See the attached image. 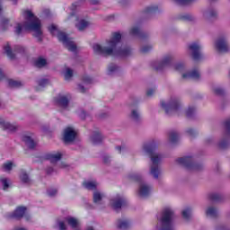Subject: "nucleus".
Returning <instances> with one entry per match:
<instances>
[{
  "instance_id": "f257e3e1",
  "label": "nucleus",
  "mask_w": 230,
  "mask_h": 230,
  "mask_svg": "<svg viewBox=\"0 0 230 230\" xmlns=\"http://www.w3.org/2000/svg\"><path fill=\"white\" fill-rule=\"evenodd\" d=\"M121 44V34L114 32L109 40H106L104 45L94 44L93 49L96 55H102V57H129L132 55V49L130 47L122 46Z\"/></svg>"
},
{
  "instance_id": "f03ea898",
  "label": "nucleus",
  "mask_w": 230,
  "mask_h": 230,
  "mask_svg": "<svg viewBox=\"0 0 230 230\" xmlns=\"http://www.w3.org/2000/svg\"><path fill=\"white\" fill-rule=\"evenodd\" d=\"M23 15H26L27 21L24 22L23 26L17 23L15 33L21 35L22 31H34V37L38 39L39 42H42V30H40V20L35 16L30 10L23 11Z\"/></svg>"
},
{
  "instance_id": "7ed1b4c3",
  "label": "nucleus",
  "mask_w": 230,
  "mask_h": 230,
  "mask_svg": "<svg viewBox=\"0 0 230 230\" xmlns=\"http://www.w3.org/2000/svg\"><path fill=\"white\" fill-rule=\"evenodd\" d=\"M157 145L155 143H146L142 146V152L149 155L151 159L150 173L154 179H159L161 175V161H163V155L156 151Z\"/></svg>"
},
{
  "instance_id": "20e7f679",
  "label": "nucleus",
  "mask_w": 230,
  "mask_h": 230,
  "mask_svg": "<svg viewBox=\"0 0 230 230\" xmlns=\"http://www.w3.org/2000/svg\"><path fill=\"white\" fill-rule=\"evenodd\" d=\"M156 230H175L173 226V209L172 208H164L161 217L155 226Z\"/></svg>"
},
{
  "instance_id": "39448f33",
  "label": "nucleus",
  "mask_w": 230,
  "mask_h": 230,
  "mask_svg": "<svg viewBox=\"0 0 230 230\" xmlns=\"http://www.w3.org/2000/svg\"><path fill=\"white\" fill-rule=\"evenodd\" d=\"M48 30L53 37L57 35L59 42H62L68 51H72L73 53L76 52V44H75V41H73L71 38L67 37L66 32L58 31L55 24L49 25Z\"/></svg>"
},
{
  "instance_id": "423d86ee",
  "label": "nucleus",
  "mask_w": 230,
  "mask_h": 230,
  "mask_svg": "<svg viewBox=\"0 0 230 230\" xmlns=\"http://www.w3.org/2000/svg\"><path fill=\"white\" fill-rule=\"evenodd\" d=\"M128 179L133 182H139L137 195L140 199H146L150 193H152V186L143 181V176L139 172H129Z\"/></svg>"
},
{
  "instance_id": "0eeeda50",
  "label": "nucleus",
  "mask_w": 230,
  "mask_h": 230,
  "mask_svg": "<svg viewBox=\"0 0 230 230\" xmlns=\"http://www.w3.org/2000/svg\"><path fill=\"white\" fill-rule=\"evenodd\" d=\"M160 107L165 114H177L181 111V100L177 97H171L167 101H161Z\"/></svg>"
},
{
  "instance_id": "6e6552de",
  "label": "nucleus",
  "mask_w": 230,
  "mask_h": 230,
  "mask_svg": "<svg viewBox=\"0 0 230 230\" xmlns=\"http://www.w3.org/2000/svg\"><path fill=\"white\" fill-rule=\"evenodd\" d=\"M176 163L178 164H181V166H184L185 168H188L189 170H200L201 166L198 164L193 163V158L191 156H184L181 158H178L176 160Z\"/></svg>"
},
{
  "instance_id": "1a4fd4ad",
  "label": "nucleus",
  "mask_w": 230,
  "mask_h": 230,
  "mask_svg": "<svg viewBox=\"0 0 230 230\" xmlns=\"http://www.w3.org/2000/svg\"><path fill=\"white\" fill-rule=\"evenodd\" d=\"M72 96L70 93H59L58 96L54 98V102L58 107H61V109H67L69 107V102L72 100Z\"/></svg>"
},
{
  "instance_id": "9d476101",
  "label": "nucleus",
  "mask_w": 230,
  "mask_h": 230,
  "mask_svg": "<svg viewBox=\"0 0 230 230\" xmlns=\"http://www.w3.org/2000/svg\"><path fill=\"white\" fill-rule=\"evenodd\" d=\"M201 48L199 42H192L188 45V53L194 60H200L202 58Z\"/></svg>"
},
{
  "instance_id": "9b49d317",
  "label": "nucleus",
  "mask_w": 230,
  "mask_h": 230,
  "mask_svg": "<svg viewBox=\"0 0 230 230\" xmlns=\"http://www.w3.org/2000/svg\"><path fill=\"white\" fill-rule=\"evenodd\" d=\"M126 202L125 198L118 194L110 199V206L114 211H119V209L125 206Z\"/></svg>"
},
{
  "instance_id": "f8f14e48",
  "label": "nucleus",
  "mask_w": 230,
  "mask_h": 230,
  "mask_svg": "<svg viewBox=\"0 0 230 230\" xmlns=\"http://www.w3.org/2000/svg\"><path fill=\"white\" fill-rule=\"evenodd\" d=\"M181 78L183 80H195L199 82L202 78V74L199 68H193L192 70L185 71L181 73Z\"/></svg>"
},
{
  "instance_id": "ddd939ff",
  "label": "nucleus",
  "mask_w": 230,
  "mask_h": 230,
  "mask_svg": "<svg viewBox=\"0 0 230 230\" xmlns=\"http://www.w3.org/2000/svg\"><path fill=\"white\" fill-rule=\"evenodd\" d=\"M215 48L218 53H228L229 43L227 42V38L219 37L215 42Z\"/></svg>"
},
{
  "instance_id": "4468645a",
  "label": "nucleus",
  "mask_w": 230,
  "mask_h": 230,
  "mask_svg": "<svg viewBox=\"0 0 230 230\" xmlns=\"http://www.w3.org/2000/svg\"><path fill=\"white\" fill-rule=\"evenodd\" d=\"M172 61H173L172 54L164 55L161 59V61L158 63L157 66H155L156 71H162V69H164V67H168V66H171Z\"/></svg>"
},
{
  "instance_id": "2eb2a0df",
  "label": "nucleus",
  "mask_w": 230,
  "mask_h": 230,
  "mask_svg": "<svg viewBox=\"0 0 230 230\" xmlns=\"http://www.w3.org/2000/svg\"><path fill=\"white\" fill-rule=\"evenodd\" d=\"M76 131L75 129H73V128L71 127H67L65 130H64V142L65 143H73V141H75V139H76Z\"/></svg>"
},
{
  "instance_id": "dca6fc26",
  "label": "nucleus",
  "mask_w": 230,
  "mask_h": 230,
  "mask_svg": "<svg viewBox=\"0 0 230 230\" xmlns=\"http://www.w3.org/2000/svg\"><path fill=\"white\" fill-rule=\"evenodd\" d=\"M131 226L132 222H130L127 217H120L116 221L117 229L127 230L130 229Z\"/></svg>"
},
{
  "instance_id": "f3484780",
  "label": "nucleus",
  "mask_w": 230,
  "mask_h": 230,
  "mask_svg": "<svg viewBox=\"0 0 230 230\" xmlns=\"http://www.w3.org/2000/svg\"><path fill=\"white\" fill-rule=\"evenodd\" d=\"M26 207L20 206L13 213L9 214V218H15V220H21L24 215H26Z\"/></svg>"
},
{
  "instance_id": "a211bd4d",
  "label": "nucleus",
  "mask_w": 230,
  "mask_h": 230,
  "mask_svg": "<svg viewBox=\"0 0 230 230\" xmlns=\"http://www.w3.org/2000/svg\"><path fill=\"white\" fill-rule=\"evenodd\" d=\"M105 137L100 131H94L91 137V141L93 145H102Z\"/></svg>"
},
{
  "instance_id": "6ab92c4d",
  "label": "nucleus",
  "mask_w": 230,
  "mask_h": 230,
  "mask_svg": "<svg viewBox=\"0 0 230 230\" xmlns=\"http://www.w3.org/2000/svg\"><path fill=\"white\" fill-rule=\"evenodd\" d=\"M181 138V135L179 134V132L177 130H170L167 134V139L169 141V143H177V141H179V139Z\"/></svg>"
},
{
  "instance_id": "aec40b11",
  "label": "nucleus",
  "mask_w": 230,
  "mask_h": 230,
  "mask_svg": "<svg viewBox=\"0 0 230 230\" xmlns=\"http://www.w3.org/2000/svg\"><path fill=\"white\" fill-rule=\"evenodd\" d=\"M105 199V192L97 190H93V202L94 204H102V200Z\"/></svg>"
},
{
  "instance_id": "412c9836",
  "label": "nucleus",
  "mask_w": 230,
  "mask_h": 230,
  "mask_svg": "<svg viewBox=\"0 0 230 230\" xmlns=\"http://www.w3.org/2000/svg\"><path fill=\"white\" fill-rule=\"evenodd\" d=\"M22 141H23V143H25V145L28 146V148H30L31 150H33V148H35V146H37V144L35 143V141L32 139L31 137L28 136V135H24L22 138Z\"/></svg>"
},
{
  "instance_id": "4be33fe9",
  "label": "nucleus",
  "mask_w": 230,
  "mask_h": 230,
  "mask_svg": "<svg viewBox=\"0 0 230 230\" xmlns=\"http://www.w3.org/2000/svg\"><path fill=\"white\" fill-rule=\"evenodd\" d=\"M0 126L3 130H8V132H15L17 130V126L4 120L0 121Z\"/></svg>"
},
{
  "instance_id": "5701e85b",
  "label": "nucleus",
  "mask_w": 230,
  "mask_h": 230,
  "mask_svg": "<svg viewBox=\"0 0 230 230\" xmlns=\"http://www.w3.org/2000/svg\"><path fill=\"white\" fill-rule=\"evenodd\" d=\"M45 159H47V161H50L51 164L57 163L58 161H60V159H62V155L60 153L47 154L45 155Z\"/></svg>"
},
{
  "instance_id": "b1692460",
  "label": "nucleus",
  "mask_w": 230,
  "mask_h": 230,
  "mask_svg": "<svg viewBox=\"0 0 230 230\" xmlns=\"http://www.w3.org/2000/svg\"><path fill=\"white\" fill-rule=\"evenodd\" d=\"M203 17L205 21H211V19L217 17V11L215 9H207L203 13Z\"/></svg>"
},
{
  "instance_id": "393cba45",
  "label": "nucleus",
  "mask_w": 230,
  "mask_h": 230,
  "mask_svg": "<svg viewBox=\"0 0 230 230\" xmlns=\"http://www.w3.org/2000/svg\"><path fill=\"white\" fill-rule=\"evenodd\" d=\"M75 28H77L79 31H84V30L87 28V21L80 19L78 16L75 17Z\"/></svg>"
},
{
  "instance_id": "a878e982",
  "label": "nucleus",
  "mask_w": 230,
  "mask_h": 230,
  "mask_svg": "<svg viewBox=\"0 0 230 230\" xmlns=\"http://www.w3.org/2000/svg\"><path fill=\"white\" fill-rule=\"evenodd\" d=\"M206 215L208 218H217L218 217V210L215 207H208L206 209Z\"/></svg>"
},
{
  "instance_id": "bb28decb",
  "label": "nucleus",
  "mask_w": 230,
  "mask_h": 230,
  "mask_svg": "<svg viewBox=\"0 0 230 230\" xmlns=\"http://www.w3.org/2000/svg\"><path fill=\"white\" fill-rule=\"evenodd\" d=\"M129 118L133 121H139V119H141V114L139 113V110H137V108L131 110Z\"/></svg>"
},
{
  "instance_id": "cd10ccee",
  "label": "nucleus",
  "mask_w": 230,
  "mask_h": 230,
  "mask_svg": "<svg viewBox=\"0 0 230 230\" xmlns=\"http://www.w3.org/2000/svg\"><path fill=\"white\" fill-rule=\"evenodd\" d=\"M4 51L7 55L8 58H10L11 60L15 59V54L12 51L10 44L4 46Z\"/></svg>"
},
{
  "instance_id": "c85d7f7f",
  "label": "nucleus",
  "mask_w": 230,
  "mask_h": 230,
  "mask_svg": "<svg viewBox=\"0 0 230 230\" xmlns=\"http://www.w3.org/2000/svg\"><path fill=\"white\" fill-rule=\"evenodd\" d=\"M172 69H174V71L182 73V71H184L186 69V65H184V63H182V62H178V63H174L172 66Z\"/></svg>"
},
{
  "instance_id": "c756f323",
  "label": "nucleus",
  "mask_w": 230,
  "mask_h": 230,
  "mask_svg": "<svg viewBox=\"0 0 230 230\" xmlns=\"http://www.w3.org/2000/svg\"><path fill=\"white\" fill-rule=\"evenodd\" d=\"M9 25H10V20L6 18H3L0 22V30L2 31H6V30H8Z\"/></svg>"
},
{
  "instance_id": "7c9ffc66",
  "label": "nucleus",
  "mask_w": 230,
  "mask_h": 230,
  "mask_svg": "<svg viewBox=\"0 0 230 230\" xmlns=\"http://www.w3.org/2000/svg\"><path fill=\"white\" fill-rule=\"evenodd\" d=\"M96 188H98V181L96 180H89L87 181V190L96 191Z\"/></svg>"
},
{
  "instance_id": "2f4dec72",
  "label": "nucleus",
  "mask_w": 230,
  "mask_h": 230,
  "mask_svg": "<svg viewBox=\"0 0 230 230\" xmlns=\"http://www.w3.org/2000/svg\"><path fill=\"white\" fill-rule=\"evenodd\" d=\"M119 71V67L116 64H110L108 66V75H114V73H118Z\"/></svg>"
},
{
  "instance_id": "473e14b6",
  "label": "nucleus",
  "mask_w": 230,
  "mask_h": 230,
  "mask_svg": "<svg viewBox=\"0 0 230 230\" xmlns=\"http://www.w3.org/2000/svg\"><path fill=\"white\" fill-rule=\"evenodd\" d=\"M218 146L219 148H221V150L227 148V146H229V138L228 137L222 138L218 143Z\"/></svg>"
},
{
  "instance_id": "72a5a7b5",
  "label": "nucleus",
  "mask_w": 230,
  "mask_h": 230,
  "mask_svg": "<svg viewBox=\"0 0 230 230\" xmlns=\"http://www.w3.org/2000/svg\"><path fill=\"white\" fill-rule=\"evenodd\" d=\"M181 215L185 220H190V218H191V215H192L191 208H187L183 209L181 212Z\"/></svg>"
},
{
  "instance_id": "f704fd0d",
  "label": "nucleus",
  "mask_w": 230,
  "mask_h": 230,
  "mask_svg": "<svg viewBox=\"0 0 230 230\" xmlns=\"http://www.w3.org/2000/svg\"><path fill=\"white\" fill-rule=\"evenodd\" d=\"M9 87H22V82L9 79L7 81Z\"/></svg>"
},
{
  "instance_id": "c9c22d12",
  "label": "nucleus",
  "mask_w": 230,
  "mask_h": 230,
  "mask_svg": "<svg viewBox=\"0 0 230 230\" xmlns=\"http://www.w3.org/2000/svg\"><path fill=\"white\" fill-rule=\"evenodd\" d=\"M141 33V30L139 29L138 26H133L131 27V29L129 30V34L133 35L134 37H137L139 36Z\"/></svg>"
},
{
  "instance_id": "e433bc0d",
  "label": "nucleus",
  "mask_w": 230,
  "mask_h": 230,
  "mask_svg": "<svg viewBox=\"0 0 230 230\" xmlns=\"http://www.w3.org/2000/svg\"><path fill=\"white\" fill-rule=\"evenodd\" d=\"M48 64V61L45 58H39L35 61L36 67H44Z\"/></svg>"
},
{
  "instance_id": "4c0bfd02",
  "label": "nucleus",
  "mask_w": 230,
  "mask_h": 230,
  "mask_svg": "<svg viewBox=\"0 0 230 230\" xmlns=\"http://www.w3.org/2000/svg\"><path fill=\"white\" fill-rule=\"evenodd\" d=\"M152 45H144L140 48V53H143L144 55L146 53H150L152 51Z\"/></svg>"
},
{
  "instance_id": "58836bf2",
  "label": "nucleus",
  "mask_w": 230,
  "mask_h": 230,
  "mask_svg": "<svg viewBox=\"0 0 230 230\" xmlns=\"http://www.w3.org/2000/svg\"><path fill=\"white\" fill-rule=\"evenodd\" d=\"M21 181H23L25 184L27 182H30V177L28 176V173L26 172L22 171L21 175H20Z\"/></svg>"
},
{
  "instance_id": "ea45409f",
  "label": "nucleus",
  "mask_w": 230,
  "mask_h": 230,
  "mask_svg": "<svg viewBox=\"0 0 230 230\" xmlns=\"http://www.w3.org/2000/svg\"><path fill=\"white\" fill-rule=\"evenodd\" d=\"M0 182L3 184V190H6L8 188H10V182L8 181V179L0 178Z\"/></svg>"
},
{
  "instance_id": "a19ab883",
  "label": "nucleus",
  "mask_w": 230,
  "mask_h": 230,
  "mask_svg": "<svg viewBox=\"0 0 230 230\" xmlns=\"http://www.w3.org/2000/svg\"><path fill=\"white\" fill-rule=\"evenodd\" d=\"M195 111H196L195 106L189 107L186 111V116H188V118H191V116L195 114Z\"/></svg>"
},
{
  "instance_id": "79ce46f5",
  "label": "nucleus",
  "mask_w": 230,
  "mask_h": 230,
  "mask_svg": "<svg viewBox=\"0 0 230 230\" xmlns=\"http://www.w3.org/2000/svg\"><path fill=\"white\" fill-rule=\"evenodd\" d=\"M73 78V69L66 68L65 72V80H71Z\"/></svg>"
},
{
  "instance_id": "37998d69",
  "label": "nucleus",
  "mask_w": 230,
  "mask_h": 230,
  "mask_svg": "<svg viewBox=\"0 0 230 230\" xmlns=\"http://www.w3.org/2000/svg\"><path fill=\"white\" fill-rule=\"evenodd\" d=\"M185 132L189 137H195L197 136V131L191 128H187Z\"/></svg>"
},
{
  "instance_id": "c03bdc74",
  "label": "nucleus",
  "mask_w": 230,
  "mask_h": 230,
  "mask_svg": "<svg viewBox=\"0 0 230 230\" xmlns=\"http://www.w3.org/2000/svg\"><path fill=\"white\" fill-rule=\"evenodd\" d=\"M157 5H152V6H149L146 9V13H155V12H157Z\"/></svg>"
},
{
  "instance_id": "a18cd8bd",
  "label": "nucleus",
  "mask_w": 230,
  "mask_h": 230,
  "mask_svg": "<svg viewBox=\"0 0 230 230\" xmlns=\"http://www.w3.org/2000/svg\"><path fill=\"white\" fill-rule=\"evenodd\" d=\"M213 93L217 94V96H222L224 94V89L220 87H215L213 88Z\"/></svg>"
},
{
  "instance_id": "49530a36",
  "label": "nucleus",
  "mask_w": 230,
  "mask_h": 230,
  "mask_svg": "<svg viewBox=\"0 0 230 230\" xmlns=\"http://www.w3.org/2000/svg\"><path fill=\"white\" fill-rule=\"evenodd\" d=\"M14 52L21 53L22 55L26 52V49H24V47L17 45L14 47Z\"/></svg>"
},
{
  "instance_id": "de8ad7c7",
  "label": "nucleus",
  "mask_w": 230,
  "mask_h": 230,
  "mask_svg": "<svg viewBox=\"0 0 230 230\" xmlns=\"http://www.w3.org/2000/svg\"><path fill=\"white\" fill-rule=\"evenodd\" d=\"M13 166V164L12 162H7V163L4 164L3 168L6 172H10V170H12Z\"/></svg>"
},
{
  "instance_id": "09e8293b",
  "label": "nucleus",
  "mask_w": 230,
  "mask_h": 230,
  "mask_svg": "<svg viewBox=\"0 0 230 230\" xmlns=\"http://www.w3.org/2000/svg\"><path fill=\"white\" fill-rule=\"evenodd\" d=\"M40 87H46V85H49V79H40L39 81Z\"/></svg>"
},
{
  "instance_id": "8fccbe9b",
  "label": "nucleus",
  "mask_w": 230,
  "mask_h": 230,
  "mask_svg": "<svg viewBox=\"0 0 230 230\" xmlns=\"http://www.w3.org/2000/svg\"><path fill=\"white\" fill-rule=\"evenodd\" d=\"M77 6H78V2L72 4V7H71L72 13L69 15V19H71V17H75V10H76Z\"/></svg>"
},
{
  "instance_id": "3c124183",
  "label": "nucleus",
  "mask_w": 230,
  "mask_h": 230,
  "mask_svg": "<svg viewBox=\"0 0 230 230\" xmlns=\"http://www.w3.org/2000/svg\"><path fill=\"white\" fill-rule=\"evenodd\" d=\"M178 4H190V3H193L195 0H175Z\"/></svg>"
},
{
  "instance_id": "603ef678",
  "label": "nucleus",
  "mask_w": 230,
  "mask_h": 230,
  "mask_svg": "<svg viewBox=\"0 0 230 230\" xmlns=\"http://www.w3.org/2000/svg\"><path fill=\"white\" fill-rule=\"evenodd\" d=\"M220 198H221V196H220V194H218V193H212V194H210V199H211V200H220Z\"/></svg>"
},
{
  "instance_id": "864d4df0",
  "label": "nucleus",
  "mask_w": 230,
  "mask_h": 230,
  "mask_svg": "<svg viewBox=\"0 0 230 230\" xmlns=\"http://www.w3.org/2000/svg\"><path fill=\"white\" fill-rule=\"evenodd\" d=\"M57 193H58L57 189H49L48 190L49 197H55V195H57Z\"/></svg>"
},
{
  "instance_id": "5fc2aeb1",
  "label": "nucleus",
  "mask_w": 230,
  "mask_h": 230,
  "mask_svg": "<svg viewBox=\"0 0 230 230\" xmlns=\"http://www.w3.org/2000/svg\"><path fill=\"white\" fill-rule=\"evenodd\" d=\"M155 94V88H149L146 91V96H154Z\"/></svg>"
},
{
  "instance_id": "6e6d98bb",
  "label": "nucleus",
  "mask_w": 230,
  "mask_h": 230,
  "mask_svg": "<svg viewBox=\"0 0 230 230\" xmlns=\"http://www.w3.org/2000/svg\"><path fill=\"white\" fill-rule=\"evenodd\" d=\"M90 6H97L100 4V0H88Z\"/></svg>"
},
{
  "instance_id": "4d7b16f0",
  "label": "nucleus",
  "mask_w": 230,
  "mask_h": 230,
  "mask_svg": "<svg viewBox=\"0 0 230 230\" xmlns=\"http://www.w3.org/2000/svg\"><path fill=\"white\" fill-rule=\"evenodd\" d=\"M225 128L227 132H230V119L225 121Z\"/></svg>"
},
{
  "instance_id": "13d9d810",
  "label": "nucleus",
  "mask_w": 230,
  "mask_h": 230,
  "mask_svg": "<svg viewBox=\"0 0 230 230\" xmlns=\"http://www.w3.org/2000/svg\"><path fill=\"white\" fill-rule=\"evenodd\" d=\"M58 226H59L60 230H66L67 229V227L66 226V223H64V221H60Z\"/></svg>"
},
{
  "instance_id": "bf43d9fd",
  "label": "nucleus",
  "mask_w": 230,
  "mask_h": 230,
  "mask_svg": "<svg viewBox=\"0 0 230 230\" xmlns=\"http://www.w3.org/2000/svg\"><path fill=\"white\" fill-rule=\"evenodd\" d=\"M54 172V169H53V167H48L47 169H46V173H47V175H51V173Z\"/></svg>"
},
{
  "instance_id": "052dcab7",
  "label": "nucleus",
  "mask_w": 230,
  "mask_h": 230,
  "mask_svg": "<svg viewBox=\"0 0 230 230\" xmlns=\"http://www.w3.org/2000/svg\"><path fill=\"white\" fill-rule=\"evenodd\" d=\"M103 163H105L106 164L111 163V157L109 156H104L103 157Z\"/></svg>"
},
{
  "instance_id": "680f3d73",
  "label": "nucleus",
  "mask_w": 230,
  "mask_h": 230,
  "mask_svg": "<svg viewBox=\"0 0 230 230\" xmlns=\"http://www.w3.org/2000/svg\"><path fill=\"white\" fill-rule=\"evenodd\" d=\"M117 150H118L119 154H121V151L125 152V148H122L121 146H117Z\"/></svg>"
},
{
  "instance_id": "e2e57ef3",
  "label": "nucleus",
  "mask_w": 230,
  "mask_h": 230,
  "mask_svg": "<svg viewBox=\"0 0 230 230\" xmlns=\"http://www.w3.org/2000/svg\"><path fill=\"white\" fill-rule=\"evenodd\" d=\"M4 78V74L3 73V70L0 69V80H3Z\"/></svg>"
},
{
  "instance_id": "0e129e2a",
  "label": "nucleus",
  "mask_w": 230,
  "mask_h": 230,
  "mask_svg": "<svg viewBox=\"0 0 230 230\" xmlns=\"http://www.w3.org/2000/svg\"><path fill=\"white\" fill-rule=\"evenodd\" d=\"M80 116H81L82 119H85V118H86L85 111H83Z\"/></svg>"
},
{
  "instance_id": "69168bd1",
  "label": "nucleus",
  "mask_w": 230,
  "mask_h": 230,
  "mask_svg": "<svg viewBox=\"0 0 230 230\" xmlns=\"http://www.w3.org/2000/svg\"><path fill=\"white\" fill-rule=\"evenodd\" d=\"M211 141H213V138H208L207 139V143L209 145V143H211Z\"/></svg>"
},
{
  "instance_id": "338daca9",
  "label": "nucleus",
  "mask_w": 230,
  "mask_h": 230,
  "mask_svg": "<svg viewBox=\"0 0 230 230\" xmlns=\"http://www.w3.org/2000/svg\"><path fill=\"white\" fill-rule=\"evenodd\" d=\"M83 186H84V188H87V181H84L83 182Z\"/></svg>"
},
{
  "instance_id": "774afa93",
  "label": "nucleus",
  "mask_w": 230,
  "mask_h": 230,
  "mask_svg": "<svg viewBox=\"0 0 230 230\" xmlns=\"http://www.w3.org/2000/svg\"><path fill=\"white\" fill-rule=\"evenodd\" d=\"M87 230H94V227H93V226H88Z\"/></svg>"
}]
</instances>
